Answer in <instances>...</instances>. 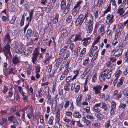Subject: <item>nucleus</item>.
Returning a JSON list of instances; mask_svg holds the SVG:
<instances>
[{
	"label": "nucleus",
	"mask_w": 128,
	"mask_h": 128,
	"mask_svg": "<svg viewBox=\"0 0 128 128\" xmlns=\"http://www.w3.org/2000/svg\"><path fill=\"white\" fill-rule=\"evenodd\" d=\"M10 37V36L9 34L8 33L5 36L3 40L7 44L3 48V52L6 57L10 56L11 55L10 51V45L8 44L11 41Z\"/></svg>",
	"instance_id": "obj_1"
},
{
	"label": "nucleus",
	"mask_w": 128,
	"mask_h": 128,
	"mask_svg": "<svg viewBox=\"0 0 128 128\" xmlns=\"http://www.w3.org/2000/svg\"><path fill=\"white\" fill-rule=\"evenodd\" d=\"M102 88V86L100 85H96L93 87V89L94 90L95 94H98V96L100 98L103 99L105 96V94L104 93H100V90Z\"/></svg>",
	"instance_id": "obj_2"
},
{
	"label": "nucleus",
	"mask_w": 128,
	"mask_h": 128,
	"mask_svg": "<svg viewBox=\"0 0 128 128\" xmlns=\"http://www.w3.org/2000/svg\"><path fill=\"white\" fill-rule=\"evenodd\" d=\"M84 18L85 19V22L86 24L93 25L92 17L90 13H87L85 16Z\"/></svg>",
	"instance_id": "obj_3"
},
{
	"label": "nucleus",
	"mask_w": 128,
	"mask_h": 128,
	"mask_svg": "<svg viewBox=\"0 0 128 128\" xmlns=\"http://www.w3.org/2000/svg\"><path fill=\"white\" fill-rule=\"evenodd\" d=\"M116 107V102L114 101H112L111 102V106L110 108V114L113 115L114 114V111L115 110Z\"/></svg>",
	"instance_id": "obj_4"
},
{
	"label": "nucleus",
	"mask_w": 128,
	"mask_h": 128,
	"mask_svg": "<svg viewBox=\"0 0 128 128\" xmlns=\"http://www.w3.org/2000/svg\"><path fill=\"white\" fill-rule=\"evenodd\" d=\"M106 22L108 24H112L114 21V16L112 14H108L106 16Z\"/></svg>",
	"instance_id": "obj_5"
},
{
	"label": "nucleus",
	"mask_w": 128,
	"mask_h": 128,
	"mask_svg": "<svg viewBox=\"0 0 128 128\" xmlns=\"http://www.w3.org/2000/svg\"><path fill=\"white\" fill-rule=\"evenodd\" d=\"M71 4L72 0H69L66 6L65 7L64 9H63V10H64L63 12L64 14H66L68 12Z\"/></svg>",
	"instance_id": "obj_6"
},
{
	"label": "nucleus",
	"mask_w": 128,
	"mask_h": 128,
	"mask_svg": "<svg viewBox=\"0 0 128 128\" xmlns=\"http://www.w3.org/2000/svg\"><path fill=\"white\" fill-rule=\"evenodd\" d=\"M8 120L9 121L12 122L13 123H15V125H17L18 123L16 117L14 116H10L8 117Z\"/></svg>",
	"instance_id": "obj_7"
},
{
	"label": "nucleus",
	"mask_w": 128,
	"mask_h": 128,
	"mask_svg": "<svg viewBox=\"0 0 128 128\" xmlns=\"http://www.w3.org/2000/svg\"><path fill=\"white\" fill-rule=\"evenodd\" d=\"M91 38H84L82 40L83 42L82 45L84 46H86L88 45L90 43V40Z\"/></svg>",
	"instance_id": "obj_8"
},
{
	"label": "nucleus",
	"mask_w": 128,
	"mask_h": 128,
	"mask_svg": "<svg viewBox=\"0 0 128 128\" xmlns=\"http://www.w3.org/2000/svg\"><path fill=\"white\" fill-rule=\"evenodd\" d=\"M101 104V103H98L96 104L92 108V111L96 113H99L100 112V110L99 109L98 107L100 106Z\"/></svg>",
	"instance_id": "obj_9"
},
{
	"label": "nucleus",
	"mask_w": 128,
	"mask_h": 128,
	"mask_svg": "<svg viewBox=\"0 0 128 128\" xmlns=\"http://www.w3.org/2000/svg\"><path fill=\"white\" fill-rule=\"evenodd\" d=\"M82 94H80L76 99V104L79 106L82 100Z\"/></svg>",
	"instance_id": "obj_10"
},
{
	"label": "nucleus",
	"mask_w": 128,
	"mask_h": 128,
	"mask_svg": "<svg viewBox=\"0 0 128 128\" xmlns=\"http://www.w3.org/2000/svg\"><path fill=\"white\" fill-rule=\"evenodd\" d=\"M86 28L88 33L91 34L93 30L92 25L89 24L86 26Z\"/></svg>",
	"instance_id": "obj_11"
},
{
	"label": "nucleus",
	"mask_w": 128,
	"mask_h": 128,
	"mask_svg": "<svg viewBox=\"0 0 128 128\" xmlns=\"http://www.w3.org/2000/svg\"><path fill=\"white\" fill-rule=\"evenodd\" d=\"M23 53L22 54H24L25 55H28L30 54L31 52V51L29 50L28 48H22Z\"/></svg>",
	"instance_id": "obj_12"
},
{
	"label": "nucleus",
	"mask_w": 128,
	"mask_h": 128,
	"mask_svg": "<svg viewBox=\"0 0 128 128\" xmlns=\"http://www.w3.org/2000/svg\"><path fill=\"white\" fill-rule=\"evenodd\" d=\"M73 116L76 118H79L81 117V114L79 112L75 111L73 114Z\"/></svg>",
	"instance_id": "obj_13"
},
{
	"label": "nucleus",
	"mask_w": 128,
	"mask_h": 128,
	"mask_svg": "<svg viewBox=\"0 0 128 128\" xmlns=\"http://www.w3.org/2000/svg\"><path fill=\"white\" fill-rule=\"evenodd\" d=\"M60 33L61 35L64 36H67L68 34L67 30L65 29H62L60 32Z\"/></svg>",
	"instance_id": "obj_14"
},
{
	"label": "nucleus",
	"mask_w": 128,
	"mask_h": 128,
	"mask_svg": "<svg viewBox=\"0 0 128 128\" xmlns=\"http://www.w3.org/2000/svg\"><path fill=\"white\" fill-rule=\"evenodd\" d=\"M60 115L59 112H56L55 115V120L56 122L57 123H59L60 121Z\"/></svg>",
	"instance_id": "obj_15"
},
{
	"label": "nucleus",
	"mask_w": 128,
	"mask_h": 128,
	"mask_svg": "<svg viewBox=\"0 0 128 128\" xmlns=\"http://www.w3.org/2000/svg\"><path fill=\"white\" fill-rule=\"evenodd\" d=\"M13 63L14 64H17L20 62V60L18 57L14 56L12 60Z\"/></svg>",
	"instance_id": "obj_16"
},
{
	"label": "nucleus",
	"mask_w": 128,
	"mask_h": 128,
	"mask_svg": "<svg viewBox=\"0 0 128 128\" xmlns=\"http://www.w3.org/2000/svg\"><path fill=\"white\" fill-rule=\"evenodd\" d=\"M104 26V25H102L99 28L98 30V32L100 33L101 34H104L105 32Z\"/></svg>",
	"instance_id": "obj_17"
},
{
	"label": "nucleus",
	"mask_w": 128,
	"mask_h": 128,
	"mask_svg": "<svg viewBox=\"0 0 128 128\" xmlns=\"http://www.w3.org/2000/svg\"><path fill=\"white\" fill-rule=\"evenodd\" d=\"M18 47L17 43L16 42H14L12 44L11 46V48L14 51Z\"/></svg>",
	"instance_id": "obj_18"
},
{
	"label": "nucleus",
	"mask_w": 128,
	"mask_h": 128,
	"mask_svg": "<svg viewBox=\"0 0 128 128\" xmlns=\"http://www.w3.org/2000/svg\"><path fill=\"white\" fill-rule=\"evenodd\" d=\"M79 10L78 8H74L71 12V13L73 16H75L78 13Z\"/></svg>",
	"instance_id": "obj_19"
},
{
	"label": "nucleus",
	"mask_w": 128,
	"mask_h": 128,
	"mask_svg": "<svg viewBox=\"0 0 128 128\" xmlns=\"http://www.w3.org/2000/svg\"><path fill=\"white\" fill-rule=\"evenodd\" d=\"M59 15V13L58 12L56 14L53 20V22L55 24L56 23L58 22Z\"/></svg>",
	"instance_id": "obj_20"
},
{
	"label": "nucleus",
	"mask_w": 128,
	"mask_h": 128,
	"mask_svg": "<svg viewBox=\"0 0 128 128\" xmlns=\"http://www.w3.org/2000/svg\"><path fill=\"white\" fill-rule=\"evenodd\" d=\"M124 79V77H122L119 79V82H118L117 84V87L120 86L123 84Z\"/></svg>",
	"instance_id": "obj_21"
},
{
	"label": "nucleus",
	"mask_w": 128,
	"mask_h": 128,
	"mask_svg": "<svg viewBox=\"0 0 128 128\" xmlns=\"http://www.w3.org/2000/svg\"><path fill=\"white\" fill-rule=\"evenodd\" d=\"M22 48H21L20 46H18L16 49L15 51H13L14 52H17L18 54H22L23 53V50Z\"/></svg>",
	"instance_id": "obj_22"
},
{
	"label": "nucleus",
	"mask_w": 128,
	"mask_h": 128,
	"mask_svg": "<svg viewBox=\"0 0 128 128\" xmlns=\"http://www.w3.org/2000/svg\"><path fill=\"white\" fill-rule=\"evenodd\" d=\"M14 70L12 68H10L9 70V71H7V72H5L4 73V75L5 76H7V75L8 74H11L14 73Z\"/></svg>",
	"instance_id": "obj_23"
},
{
	"label": "nucleus",
	"mask_w": 128,
	"mask_h": 128,
	"mask_svg": "<svg viewBox=\"0 0 128 128\" xmlns=\"http://www.w3.org/2000/svg\"><path fill=\"white\" fill-rule=\"evenodd\" d=\"M125 26V25L124 24V22L123 24L122 23H119L118 26V30L122 31V29L124 28Z\"/></svg>",
	"instance_id": "obj_24"
},
{
	"label": "nucleus",
	"mask_w": 128,
	"mask_h": 128,
	"mask_svg": "<svg viewBox=\"0 0 128 128\" xmlns=\"http://www.w3.org/2000/svg\"><path fill=\"white\" fill-rule=\"evenodd\" d=\"M71 71V68L70 67H69L67 68H66V69L64 70V72L63 73L66 76H67L69 74Z\"/></svg>",
	"instance_id": "obj_25"
},
{
	"label": "nucleus",
	"mask_w": 128,
	"mask_h": 128,
	"mask_svg": "<svg viewBox=\"0 0 128 128\" xmlns=\"http://www.w3.org/2000/svg\"><path fill=\"white\" fill-rule=\"evenodd\" d=\"M66 0H62L61 2L60 7L61 9L62 10L64 9L65 7H66Z\"/></svg>",
	"instance_id": "obj_26"
},
{
	"label": "nucleus",
	"mask_w": 128,
	"mask_h": 128,
	"mask_svg": "<svg viewBox=\"0 0 128 128\" xmlns=\"http://www.w3.org/2000/svg\"><path fill=\"white\" fill-rule=\"evenodd\" d=\"M102 105L101 108L103 109L104 111H107L108 110V108L107 104L104 102H102Z\"/></svg>",
	"instance_id": "obj_27"
},
{
	"label": "nucleus",
	"mask_w": 128,
	"mask_h": 128,
	"mask_svg": "<svg viewBox=\"0 0 128 128\" xmlns=\"http://www.w3.org/2000/svg\"><path fill=\"white\" fill-rule=\"evenodd\" d=\"M118 10L117 13L119 14L120 15H122L124 12V11L123 10V8H121L120 7L118 8Z\"/></svg>",
	"instance_id": "obj_28"
},
{
	"label": "nucleus",
	"mask_w": 128,
	"mask_h": 128,
	"mask_svg": "<svg viewBox=\"0 0 128 128\" xmlns=\"http://www.w3.org/2000/svg\"><path fill=\"white\" fill-rule=\"evenodd\" d=\"M81 34V32H79L76 34H75L76 41L80 40H82Z\"/></svg>",
	"instance_id": "obj_29"
},
{
	"label": "nucleus",
	"mask_w": 128,
	"mask_h": 128,
	"mask_svg": "<svg viewBox=\"0 0 128 128\" xmlns=\"http://www.w3.org/2000/svg\"><path fill=\"white\" fill-rule=\"evenodd\" d=\"M108 69H106L104 70V71H102L100 74H101L106 78L108 74Z\"/></svg>",
	"instance_id": "obj_30"
},
{
	"label": "nucleus",
	"mask_w": 128,
	"mask_h": 128,
	"mask_svg": "<svg viewBox=\"0 0 128 128\" xmlns=\"http://www.w3.org/2000/svg\"><path fill=\"white\" fill-rule=\"evenodd\" d=\"M83 22L81 21L79 18H77L75 22L76 25L80 26L82 25Z\"/></svg>",
	"instance_id": "obj_31"
},
{
	"label": "nucleus",
	"mask_w": 128,
	"mask_h": 128,
	"mask_svg": "<svg viewBox=\"0 0 128 128\" xmlns=\"http://www.w3.org/2000/svg\"><path fill=\"white\" fill-rule=\"evenodd\" d=\"M106 77L100 74V75L99 76V79L100 81L101 82H102L104 81Z\"/></svg>",
	"instance_id": "obj_32"
},
{
	"label": "nucleus",
	"mask_w": 128,
	"mask_h": 128,
	"mask_svg": "<svg viewBox=\"0 0 128 128\" xmlns=\"http://www.w3.org/2000/svg\"><path fill=\"white\" fill-rule=\"evenodd\" d=\"M100 39V37L99 36L96 38L92 44V46L95 45L99 42Z\"/></svg>",
	"instance_id": "obj_33"
},
{
	"label": "nucleus",
	"mask_w": 128,
	"mask_h": 128,
	"mask_svg": "<svg viewBox=\"0 0 128 128\" xmlns=\"http://www.w3.org/2000/svg\"><path fill=\"white\" fill-rule=\"evenodd\" d=\"M106 0H98L97 4V6L100 7L102 4L104 3Z\"/></svg>",
	"instance_id": "obj_34"
},
{
	"label": "nucleus",
	"mask_w": 128,
	"mask_h": 128,
	"mask_svg": "<svg viewBox=\"0 0 128 128\" xmlns=\"http://www.w3.org/2000/svg\"><path fill=\"white\" fill-rule=\"evenodd\" d=\"M92 125L94 128H99L100 126V124L99 123H97L96 122H94L92 123Z\"/></svg>",
	"instance_id": "obj_35"
},
{
	"label": "nucleus",
	"mask_w": 128,
	"mask_h": 128,
	"mask_svg": "<svg viewBox=\"0 0 128 128\" xmlns=\"http://www.w3.org/2000/svg\"><path fill=\"white\" fill-rule=\"evenodd\" d=\"M86 48H84L81 50L80 54V56L81 57H82L86 53Z\"/></svg>",
	"instance_id": "obj_36"
},
{
	"label": "nucleus",
	"mask_w": 128,
	"mask_h": 128,
	"mask_svg": "<svg viewBox=\"0 0 128 128\" xmlns=\"http://www.w3.org/2000/svg\"><path fill=\"white\" fill-rule=\"evenodd\" d=\"M96 116L97 119L102 120L104 118V115L101 114H98Z\"/></svg>",
	"instance_id": "obj_37"
},
{
	"label": "nucleus",
	"mask_w": 128,
	"mask_h": 128,
	"mask_svg": "<svg viewBox=\"0 0 128 128\" xmlns=\"http://www.w3.org/2000/svg\"><path fill=\"white\" fill-rule=\"evenodd\" d=\"M24 110L26 112V113L27 114V112H32L31 108H30L28 106H27L24 109Z\"/></svg>",
	"instance_id": "obj_38"
},
{
	"label": "nucleus",
	"mask_w": 128,
	"mask_h": 128,
	"mask_svg": "<svg viewBox=\"0 0 128 128\" xmlns=\"http://www.w3.org/2000/svg\"><path fill=\"white\" fill-rule=\"evenodd\" d=\"M122 74V72L120 70H118L115 73V76L116 78H118L120 75Z\"/></svg>",
	"instance_id": "obj_39"
},
{
	"label": "nucleus",
	"mask_w": 128,
	"mask_h": 128,
	"mask_svg": "<svg viewBox=\"0 0 128 128\" xmlns=\"http://www.w3.org/2000/svg\"><path fill=\"white\" fill-rule=\"evenodd\" d=\"M46 97L48 100V103L50 104H51V102H52V100L51 96L50 95L48 94L47 95Z\"/></svg>",
	"instance_id": "obj_40"
},
{
	"label": "nucleus",
	"mask_w": 128,
	"mask_h": 128,
	"mask_svg": "<svg viewBox=\"0 0 128 128\" xmlns=\"http://www.w3.org/2000/svg\"><path fill=\"white\" fill-rule=\"evenodd\" d=\"M38 96L39 98L41 97L43 95V92H42V90L40 89L38 91Z\"/></svg>",
	"instance_id": "obj_41"
},
{
	"label": "nucleus",
	"mask_w": 128,
	"mask_h": 128,
	"mask_svg": "<svg viewBox=\"0 0 128 128\" xmlns=\"http://www.w3.org/2000/svg\"><path fill=\"white\" fill-rule=\"evenodd\" d=\"M39 51L37 50H35L33 54V56L37 57L39 54Z\"/></svg>",
	"instance_id": "obj_42"
},
{
	"label": "nucleus",
	"mask_w": 128,
	"mask_h": 128,
	"mask_svg": "<svg viewBox=\"0 0 128 128\" xmlns=\"http://www.w3.org/2000/svg\"><path fill=\"white\" fill-rule=\"evenodd\" d=\"M56 103H52V104L51 108L54 111H55L56 109Z\"/></svg>",
	"instance_id": "obj_43"
},
{
	"label": "nucleus",
	"mask_w": 128,
	"mask_h": 128,
	"mask_svg": "<svg viewBox=\"0 0 128 128\" xmlns=\"http://www.w3.org/2000/svg\"><path fill=\"white\" fill-rule=\"evenodd\" d=\"M70 84L68 83L67 84H66L64 87V89L66 91H68L70 90Z\"/></svg>",
	"instance_id": "obj_44"
},
{
	"label": "nucleus",
	"mask_w": 128,
	"mask_h": 128,
	"mask_svg": "<svg viewBox=\"0 0 128 128\" xmlns=\"http://www.w3.org/2000/svg\"><path fill=\"white\" fill-rule=\"evenodd\" d=\"M54 119V117L53 116H52L50 117L48 120V123L50 125H52L53 124V121Z\"/></svg>",
	"instance_id": "obj_45"
},
{
	"label": "nucleus",
	"mask_w": 128,
	"mask_h": 128,
	"mask_svg": "<svg viewBox=\"0 0 128 128\" xmlns=\"http://www.w3.org/2000/svg\"><path fill=\"white\" fill-rule=\"evenodd\" d=\"M70 42L76 41L75 34L72 36L70 37Z\"/></svg>",
	"instance_id": "obj_46"
},
{
	"label": "nucleus",
	"mask_w": 128,
	"mask_h": 128,
	"mask_svg": "<svg viewBox=\"0 0 128 128\" xmlns=\"http://www.w3.org/2000/svg\"><path fill=\"white\" fill-rule=\"evenodd\" d=\"M81 49V48L80 47H78L76 50H75L74 54L75 56H77L78 54V52H80Z\"/></svg>",
	"instance_id": "obj_47"
},
{
	"label": "nucleus",
	"mask_w": 128,
	"mask_h": 128,
	"mask_svg": "<svg viewBox=\"0 0 128 128\" xmlns=\"http://www.w3.org/2000/svg\"><path fill=\"white\" fill-rule=\"evenodd\" d=\"M32 30L30 29H28L27 32V37H28L30 36V35H31V33L32 32Z\"/></svg>",
	"instance_id": "obj_48"
},
{
	"label": "nucleus",
	"mask_w": 128,
	"mask_h": 128,
	"mask_svg": "<svg viewBox=\"0 0 128 128\" xmlns=\"http://www.w3.org/2000/svg\"><path fill=\"white\" fill-rule=\"evenodd\" d=\"M63 120L65 122H67L68 123L70 121V119L66 116H65L63 118Z\"/></svg>",
	"instance_id": "obj_49"
},
{
	"label": "nucleus",
	"mask_w": 128,
	"mask_h": 128,
	"mask_svg": "<svg viewBox=\"0 0 128 128\" xmlns=\"http://www.w3.org/2000/svg\"><path fill=\"white\" fill-rule=\"evenodd\" d=\"M40 119V122L42 124H43L44 121V118L42 115H40L39 116Z\"/></svg>",
	"instance_id": "obj_50"
},
{
	"label": "nucleus",
	"mask_w": 128,
	"mask_h": 128,
	"mask_svg": "<svg viewBox=\"0 0 128 128\" xmlns=\"http://www.w3.org/2000/svg\"><path fill=\"white\" fill-rule=\"evenodd\" d=\"M72 16L70 15L67 17L66 20V22L68 23L70 22L72 20Z\"/></svg>",
	"instance_id": "obj_51"
},
{
	"label": "nucleus",
	"mask_w": 128,
	"mask_h": 128,
	"mask_svg": "<svg viewBox=\"0 0 128 128\" xmlns=\"http://www.w3.org/2000/svg\"><path fill=\"white\" fill-rule=\"evenodd\" d=\"M110 120L107 121L105 124V127L106 128H108L110 126Z\"/></svg>",
	"instance_id": "obj_52"
},
{
	"label": "nucleus",
	"mask_w": 128,
	"mask_h": 128,
	"mask_svg": "<svg viewBox=\"0 0 128 128\" xmlns=\"http://www.w3.org/2000/svg\"><path fill=\"white\" fill-rule=\"evenodd\" d=\"M76 83V81H74L72 82V84L70 85L71 89L72 91L74 88Z\"/></svg>",
	"instance_id": "obj_53"
},
{
	"label": "nucleus",
	"mask_w": 128,
	"mask_h": 128,
	"mask_svg": "<svg viewBox=\"0 0 128 128\" xmlns=\"http://www.w3.org/2000/svg\"><path fill=\"white\" fill-rule=\"evenodd\" d=\"M67 47L66 46H64L60 50L59 54L60 55H62L64 52L65 50L66 49Z\"/></svg>",
	"instance_id": "obj_54"
},
{
	"label": "nucleus",
	"mask_w": 128,
	"mask_h": 128,
	"mask_svg": "<svg viewBox=\"0 0 128 128\" xmlns=\"http://www.w3.org/2000/svg\"><path fill=\"white\" fill-rule=\"evenodd\" d=\"M122 95L121 93V92H119L114 96L118 100L119 98H121Z\"/></svg>",
	"instance_id": "obj_55"
},
{
	"label": "nucleus",
	"mask_w": 128,
	"mask_h": 128,
	"mask_svg": "<svg viewBox=\"0 0 128 128\" xmlns=\"http://www.w3.org/2000/svg\"><path fill=\"white\" fill-rule=\"evenodd\" d=\"M110 10V6H108L104 12V14H105L107 12H109Z\"/></svg>",
	"instance_id": "obj_56"
},
{
	"label": "nucleus",
	"mask_w": 128,
	"mask_h": 128,
	"mask_svg": "<svg viewBox=\"0 0 128 128\" xmlns=\"http://www.w3.org/2000/svg\"><path fill=\"white\" fill-rule=\"evenodd\" d=\"M7 66L8 64L6 62H4V63L3 67H4L3 69L4 72H5L6 71V70H7V68H6V67Z\"/></svg>",
	"instance_id": "obj_57"
},
{
	"label": "nucleus",
	"mask_w": 128,
	"mask_h": 128,
	"mask_svg": "<svg viewBox=\"0 0 128 128\" xmlns=\"http://www.w3.org/2000/svg\"><path fill=\"white\" fill-rule=\"evenodd\" d=\"M65 114L66 116L70 117L72 115V113L70 112L67 110Z\"/></svg>",
	"instance_id": "obj_58"
},
{
	"label": "nucleus",
	"mask_w": 128,
	"mask_h": 128,
	"mask_svg": "<svg viewBox=\"0 0 128 128\" xmlns=\"http://www.w3.org/2000/svg\"><path fill=\"white\" fill-rule=\"evenodd\" d=\"M77 18H79L80 20L83 22L84 20L85 19L84 18V16L83 14H80Z\"/></svg>",
	"instance_id": "obj_59"
},
{
	"label": "nucleus",
	"mask_w": 128,
	"mask_h": 128,
	"mask_svg": "<svg viewBox=\"0 0 128 128\" xmlns=\"http://www.w3.org/2000/svg\"><path fill=\"white\" fill-rule=\"evenodd\" d=\"M121 31H120L118 30H117L115 32L114 36H120L121 34Z\"/></svg>",
	"instance_id": "obj_60"
},
{
	"label": "nucleus",
	"mask_w": 128,
	"mask_h": 128,
	"mask_svg": "<svg viewBox=\"0 0 128 128\" xmlns=\"http://www.w3.org/2000/svg\"><path fill=\"white\" fill-rule=\"evenodd\" d=\"M87 97L85 99V100H86L87 101L89 102V101L90 100L91 96V94H89L87 95Z\"/></svg>",
	"instance_id": "obj_61"
},
{
	"label": "nucleus",
	"mask_w": 128,
	"mask_h": 128,
	"mask_svg": "<svg viewBox=\"0 0 128 128\" xmlns=\"http://www.w3.org/2000/svg\"><path fill=\"white\" fill-rule=\"evenodd\" d=\"M70 122L71 125H72L73 126H75L76 121L74 119H72Z\"/></svg>",
	"instance_id": "obj_62"
},
{
	"label": "nucleus",
	"mask_w": 128,
	"mask_h": 128,
	"mask_svg": "<svg viewBox=\"0 0 128 128\" xmlns=\"http://www.w3.org/2000/svg\"><path fill=\"white\" fill-rule=\"evenodd\" d=\"M80 85H78L76 86L75 88V92H77L79 91L80 88Z\"/></svg>",
	"instance_id": "obj_63"
},
{
	"label": "nucleus",
	"mask_w": 128,
	"mask_h": 128,
	"mask_svg": "<svg viewBox=\"0 0 128 128\" xmlns=\"http://www.w3.org/2000/svg\"><path fill=\"white\" fill-rule=\"evenodd\" d=\"M72 80V78L71 76H69L66 77V81L67 82H70Z\"/></svg>",
	"instance_id": "obj_64"
}]
</instances>
